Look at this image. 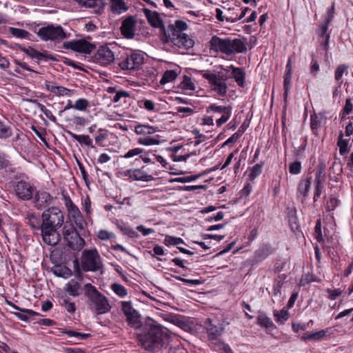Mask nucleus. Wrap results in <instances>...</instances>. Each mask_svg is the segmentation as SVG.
<instances>
[{"mask_svg": "<svg viewBox=\"0 0 353 353\" xmlns=\"http://www.w3.org/2000/svg\"><path fill=\"white\" fill-rule=\"evenodd\" d=\"M136 336L142 347L154 352L167 347L171 339L167 328L149 317L143 321Z\"/></svg>", "mask_w": 353, "mask_h": 353, "instance_id": "1", "label": "nucleus"}, {"mask_svg": "<svg viewBox=\"0 0 353 353\" xmlns=\"http://www.w3.org/2000/svg\"><path fill=\"white\" fill-rule=\"evenodd\" d=\"M152 27L159 28V37L163 43H171L179 48L189 49L193 47L194 41L183 31L188 28L187 23H150Z\"/></svg>", "mask_w": 353, "mask_h": 353, "instance_id": "2", "label": "nucleus"}, {"mask_svg": "<svg viewBox=\"0 0 353 353\" xmlns=\"http://www.w3.org/2000/svg\"><path fill=\"white\" fill-rule=\"evenodd\" d=\"M43 221V241L49 245H55L61 240L58 232L64 221V215L57 207L48 208L41 214Z\"/></svg>", "mask_w": 353, "mask_h": 353, "instance_id": "3", "label": "nucleus"}, {"mask_svg": "<svg viewBox=\"0 0 353 353\" xmlns=\"http://www.w3.org/2000/svg\"><path fill=\"white\" fill-rule=\"evenodd\" d=\"M209 46L210 50L221 52L226 55L242 53L247 50L245 44L240 39H221L216 35L212 37Z\"/></svg>", "mask_w": 353, "mask_h": 353, "instance_id": "4", "label": "nucleus"}, {"mask_svg": "<svg viewBox=\"0 0 353 353\" xmlns=\"http://www.w3.org/2000/svg\"><path fill=\"white\" fill-rule=\"evenodd\" d=\"M84 294L87 297V304L91 311L95 314H103L109 312L111 306L108 299L91 283L84 285Z\"/></svg>", "mask_w": 353, "mask_h": 353, "instance_id": "5", "label": "nucleus"}, {"mask_svg": "<svg viewBox=\"0 0 353 353\" xmlns=\"http://www.w3.org/2000/svg\"><path fill=\"white\" fill-rule=\"evenodd\" d=\"M34 32L41 40L46 42L59 43L70 37V34L65 32L61 26H54L52 23H48L46 26L41 27L38 30L35 28Z\"/></svg>", "mask_w": 353, "mask_h": 353, "instance_id": "6", "label": "nucleus"}, {"mask_svg": "<svg viewBox=\"0 0 353 353\" xmlns=\"http://www.w3.org/2000/svg\"><path fill=\"white\" fill-rule=\"evenodd\" d=\"M81 265L82 270L85 272L99 271L103 266L101 256L96 248L85 249L82 252Z\"/></svg>", "mask_w": 353, "mask_h": 353, "instance_id": "7", "label": "nucleus"}, {"mask_svg": "<svg viewBox=\"0 0 353 353\" xmlns=\"http://www.w3.org/2000/svg\"><path fill=\"white\" fill-rule=\"evenodd\" d=\"M121 310L125 317V321L129 327L133 328L137 332L141 327L143 321H141V315L135 310L131 301H122L120 302Z\"/></svg>", "mask_w": 353, "mask_h": 353, "instance_id": "8", "label": "nucleus"}, {"mask_svg": "<svg viewBox=\"0 0 353 353\" xmlns=\"http://www.w3.org/2000/svg\"><path fill=\"white\" fill-rule=\"evenodd\" d=\"M117 61L123 70H136L143 63L144 57L137 52H125L117 59Z\"/></svg>", "mask_w": 353, "mask_h": 353, "instance_id": "9", "label": "nucleus"}, {"mask_svg": "<svg viewBox=\"0 0 353 353\" xmlns=\"http://www.w3.org/2000/svg\"><path fill=\"white\" fill-rule=\"evenodd\" d=\"M63 48L71 50L80 54L90 55L96 50L97 46L94 43H90L85 39H80L63 42Z\"/></svg>", "mask_w": 353, "mask_h": 353, "instance_id": "10", "label": "nucleus"}, {"mask_svg": "<svg viewBox=\"0 0 353 353\" xmlns=\"http://www.w3.org/2000/svg\"><path fill=\"white\" fill-rule=\"evenodd\" d=\"M35 190L36 188L32 183L23 179L16 181L14 185L15 195L22 201L31 200Z\"/></svg>", "mask_w": 353, "mask_h": 353, "instance_id": "11", "label": "nucleus"}, {"mask_svg": "<svg viewBox=\"0 0 353 353\" xmlns=\"http://www.w3.org/2000/svg\"><path fill=\"white\" fill-rule=\"evenodd\" d=\"M201 73L202 77L211 85L214 92L221 97L226 94L228 87L222 77L211 73L208 70H202Z\"/></svg>", "mask_w": 353, "mask_h": 353, "instance_id": "12", "label": "nucleus"}, {"mask_svg": "<svg viewBox=\"0 0 353 353\" xmlns=\"http://www.w3.org/2000/svg\"><path fill=\"white\" fill-rule=\"evenodd\" d=\"M93 62L101 65H108L115 59L113 52L108 45L100 46L94 54L91 57Z\"/></svg>", "mask_w": 353, "mask_h": 353, "instance_id": "13", "label": "nucleus"}, {"mask_svg": "<svg viewBox=\"0 0 353 353\" xmlns=\"http://www.w3.org/2000/svg\"><path fill=\"white\" fill-rule=\"evenodd\" d=\"M275 249L268 243L261 244L254 251L253 256L250 259V264L255 265L261 263L273 254Z\"/></svg>", "mask_w": 353, "mask_h": 353, "instance_id": "14", "label": "nucleus"}, {"mask_svg": "<svg viewBox=\"0 0 353 353\" xmlns=\"http://www.w3.org/2000/svg\"><path fill=\"white\" fill-rule=\"evenodd\" d=\"M63 233L64 239L68 243V245L72 250H79L83 245V239L76 231L74 227L72 226L69 229H66V227L64 226Z\"/></svg>", "mask_w": 353, "mask_h": 353, "instance_id": "15", "label": "nucleus"}, {"mask_svg": "<svg viewBox=\"0 0 353 353\" xmlns=\"http://www.w3.org/2000/svg\"><path fill=\"white\" fill-rule=\"evenodd\" d=\"M33 204L35 208L41 210L49 207L54 201V197L43 190H35L33 197Z\"/></svg>", "mask_w": 353, "mask_h": 353, "instance_id": "16", "label": "nucleus"}, {"mask_svg": "<svg viewBox=\"0 0 353 353\" xmlns=\"http://www.w3.org/2000/svg\"><path fill=\"white\" fill-rule=\"evenodd\" d=\"M232 108L230 105L223 106L218 105L215 103L210 105L206 108V112L210 113L211 112L215 113L222 114L221 118L216 120V123L218 127H221L223 124L226 123L232 115Z\"/></svg>", "mask_w": 353, "mask_h": 353, "instance_id": "17", "label": "nucleus"}, {"mask_svg": "<svg viewBox=\"0 0 353 353\" xmlns=\"http://www.w3.org/2000/svg\"><path fill=\"white\" fill-rule=\"evenodd\" d=\"M328 24L321 23L316 30L319 37V42L326 52L330 48L329 42L331 34V30H329Z\"/></svg>", "mask_w": 353, "mask_h": 353, "instance_id": "18", "label": "nucleus"}, {"mask_svg": "<svg viewBox=\"0 0 353 353\" xmlns=\"http://www.w3.org/2000/svg\"><path fill=\"white\" fill-rule=\"evenodd\" d=\"M144 166L141 169H129L125 172L124 175L125 176H128L130 179H132L134 181H141L149 182L153 181L154 179L152 175L148 174L145 171H143Z\"/></svg>", "mask_w": 353, "mask_h": 353, "instance_id": "19", "label": "nucleus"}, {"mask_svg": "<svg viewBox=\"0 0 353 353\" xmlns=\"http://www.w3.org/2000/svg\"><path fill=\"white\" fill-rule=\"evenodd\" d=\"M81 7L92 8L95 13H101L105 6V0H74Z\"/></svg>", "mask_w": 353, "mask_h": 353, "instance_id": "20", "label": "nucleus"}, {"mask_svg": "<svg viewBox=\"0 0 353 353\" xmlns=\"http://www.w3.org/2000/svg\"><path fill=\"white\" fill-rule=\"evenodd\" d=\"M28 225L32 229L37 231H41L42 239H43V228L44 224L41 217L34 213L29 214L26 216Z\"/></svg>", "mask_w": 353, "mask_h": 353, "instance_id": "21", "label": "nucleus"}, {"mask_svg": "<svg viewBox=\"0 0 353 353\" xmlns=\"http://www.w3.org/2000/svg\"><path fill=\"white\" fill-rule=\"evenodd\" d=\"M67 295L77 297L82 294L83 289L81 284L75 279H71L64 286Z\"/></svg>", "mask_w": 353, "mask_h": 353, "instance_id": "22", "label": "nucleus"}, {"mask_svg": "<svg viewBox=\"0 0 353 353\" xmlns=\"http://www.w3.org/2000/svg\"><path fill=\"white\" fill-rule=\"evenodd\" d=\"M72 138L77 141L81 145L88 146L94 150H97L96 147L93 145L92 139L86 134H77L70 130H65Z\"/></svg>", "mask_w": 353, "mask_h": 353, "instance_id": "23", "label": "nucleus"}, {"mask_svg": "<svg viewBox=\"0 0 353 353\" xmlns=\"http://www.w3.org/2000/svg\"><path fill=\"white\" fill-rule=\"evenodd\" d=\"M110 11L114 14H121L128 10V6L124 0H110Z\"/></svg>", "mask_w": 353, "mask_h": 353, "instance_id": "24", "label": "nucleus"}, {"mask_svg": "<svg viewBox=\"0 0 353 353\" xmlns=\"http://www.w3.org/2000/svg\"><path fill=\"white\" fill-rule=\"evenodd\" d=\"M256 323L261 327L265 328L268 331H272L276 328L272 321L262 312H259L257 316Z\"/></svg>", "mask_w": 353, "mask_h": 353, "instance_id": "25", "label": "nucleus"}, {"mask_svg": "<svg viewBox=\"0 0 353 353\" xmlns=\"http://www.w3.org/2000/svg\"><path fill=\"white\" fill-rule=\"evenodd\" d=\"M230 68L232 70V77L234 79L237 85L240 87H244L245 79V72L244 69L242 68H235L233 65H231Z\"/></svg>", "mask_w": 353, "mask_h": 353, "instance_id": "26", "label": "nucleus"}, {"mask_svg": "<svg viewBox=\"0 0 353 353\" xmlns=\"http://www.w3.org/2000/svg\"><path fill=\"white\" fill-rule=\"evenodd\" d=\"M59 304L65 308L70 314H73L76 311V306L74 302L71 301L70 298L67 294L61 295L59 297Z\"/></svg>", "mask_w": 353, "mask_h": 353, "instance_id": "27", "label": "nucleus"}, {"mask_svg": "<svg viewBox=\"0 0 353 353\" xmlns=\"http://www.w3.org/2000/svg\"><path fill=\"white\" fill-rule=\"evenodd\" d=\"M342 172L343 168L341 162L334 161L330 168V172L329 174L330 179L335 181H339Z\"/></svg>", "mask_w": 353, "mask_h": 353, "instance_id": "28", "label": "nucleus"}, {"mask_svg": "<svg viewBox=\"0 0 353 353\" xmlns=\"http://www.w3.org/2000/svg\"><path fill=\"white\" fill-rule=\"evenodd\" d=\"M349 66L345 64H341L338 65L334 72V79L339 84V87H341L343 80V75L344 74H347Z\"/></svg>", "mask_w": 353, "mask_h": 353, "instance_id": "29", "label": "nucleus"}, {"mask_svg": "<svg viewBox=\"0 0 353 353\" xmlns=\"http://www.w3.org/2000/svg\"><path fill=\"white\" fill-rule=\"evenodd\" d=\"M180 72L178 70H168L164 72L160 80L161 85L172 82L176 79Z\"/></svg>", "mask_w": 353, "mask_h": 353, "instance_id": "30", "label": "nucleus"}, {"mask_svg": "<svg viewBox=\"0 0 353 353\" xmlns=\"http://www.w3.org/2000/svg\"><path fill=\"white\" fill-rule=\"evenodd\" d=\"M312 176L301 180L298 185V192L304 197H306L310 190Z\"/></svg>", "mask_w": 353, "mask_h": 353, "instance_id": "31", "label": "nucleus"}, {"mask_svg": "<svg viewBox=\"0 0 353 353\" xmlns=\"http://www.w3.org/2000/svg\"><path fill=\"white\" fill-rule=\"evenodd\" d=\"M136 23H121L120 30L122 35L127 39H132L135 34Z\"/></svg>", "mask_w": 353, "mask_h": 353, "instance_id": "32", "label": "nucleus"}, {"mask_svg": "<svg viewBox=\"0 0 353 353\" xmlns=\"http://www.w3.org/2000/svg\"><path fill=\"white\" fill-rule=\"evenodd\" d=\"M158 131L157 127L150 125H138L135 127L134 132L137 134L148 135L154 134Z\"/></svg>", "mask_w": 353, "mask_h": 353, "instance_id": "33", "label": "nucleus"}, {"mask_svg": "<svg viewBox=\"0 0 353 353\" xmlns=\"http://www.w3.org/2000/svg\"><path fill=\"white\" fill-rule=\"evenodd\" d=\"M116 225L123 234L126 235L130 238L134 239L139 236V234L135 230L124 223H117Z\"/></svg>", "mask_w": 353, "mask_h": 353, "instance_id": "34", "label": "nucleus"}, {"mask_svg": "<svg viewBox=\"0 0 353 353\" xmlns=\"http://www.w3.org/2000/svg\"><path fill=\"white\" fill-rule=\"evenodd\" d=\"M348 143L349 139H344L343 134L341 132L337 141V145L339 148V153L341 155L344 156L349 152L350 147L348 146Z\"/></svg>", "mask_w": 353, "mask_h": 353, "instance_id": "35", "label": "nucleus"}, {"mask_svg": "<svg viewBox=\"0 0 353 353\" xmlns=\"http://www.w3.org/2000/svg\"><path fill=\"white\" fill-rule=\"evenodd\" d=\"M8 31L13 37L16 38L27 39L28 40H31V39L30 38L31 34H30L27 30H25L23 29L10 27L9 28Z\"/></svg>", "mask_w": 353, "mask_h": 353, "instance_id": "36", "label": "nucleus"}, {"mask_svg": "<svg viewBox=\"0 0 353 353\" xmlns=\"http://www.w3.org/2000/svg\"><path fill=\"white\" fill-rule=\"evenodd\" d=\"M12 135V129L8 123L0 120V139H7Z\"/></svg>", "mask_w": 353, "mask_h": 353, "instance_id": "37", "label": "nucleus"}, {"mask_svg": "<svg viewBox=\"0 0 353 353\" xmlns=\"http://www.w3.org/2000/svg\"><path fill=\"white\" fill-rule=\"evenodd\" d=\"M325 335V332L322 330L313 333H307L301 336V340L307 341H319Z\"/></svg>", "mask_w": 353, "mask_h": 353, "instance_id": "38", "label": "nucleus"}, {"mask_svg": "<svg viewBox=\"0 0 353 353\" xmlns=\"http://www.w3.org/2000/svg\"><path fill=\"white\" fill-rule=\"evenodd\" d=\"M325 166L322 164H320L316 170L314 183L323 184L325 181Z\"/></svg>", "mask_w": 353, "mask_h": 353, "instance_id": "39", "label": "nucleus"}, {"mask_svg": "<svg viewBox=\"0 0 353 353\" xmlns=\"http://www.w3.org/2000/svg\"><path fill=\"white\" fill-rule=\"evenodd\" d=\"M143 11L148 22H163L158 12L151 11L148 8H144Z\"/></svg>", "mask_w": 353, "mask_h": 353, "instance_id": "40", "label": "nucleus"}, {"mask_svg": "<svg viewBox=\"0 0 353 353\" xmlns=\"http://www.w3.org/2000/svg\"><path fill=\"white\" fill-rule=\"evenodd\" d=\"M263 164V162H261L259 163H256L251 168L250 172L248 174L249 180L253 181L261 174Z\"/></svg>", "mask_w": 353, "mask_h": 353, "instance_id": "41", "label": "nucleus"}, {"mask_svg": "<svg viewBox=\"0 0 353 353\" xmlns=\"http://www.w3.org/2000/svg\"><path fill=\"white\" fill-rule=\"evenodd\" d=\"M291 78H292V72L285 71L284 80H283V88H284V99L286 101L288 92L291 88Z\"/></svg>", "mask_w": 353, "mask_h": 353, "instance_id": "42", "label": "nucleus"}, {"mask_svg": "<svg viewBox=\"0 0 353 353\" xmlns=\"http://www.w3.org/2000/svg\"><path fill=\"white\" fill-rule=\"evenodd\" d=\"M16 47L17 48V49L24 52L28 57H30L32 59H35L37 53L39 52L32 47L30 46L28 48H26L22 45L18 43L16 44Z\"/></svg>", "mask_w": 353, "mask_h": 353, "instance_id": "43", "label": "nucleus"}, {"mask_svg": "<svg viewBox=\"0 0 353 353\" xmlns=\"http://www.w3.org/2000/svg\"><path fill=\"white\" fill-rule=\"evenodd\" d=\"M37 60V63L39 64L41 61H56L57 59L52 55L51 54L48 53L47 51H44L43 52H39L37 53V55L35 58Z\"/></svg>", "mask_w": 353, "mask_h": 353, "instance_id": "44", "label": "nucleus"}, {"mask_svg": "<svg viewBox=\"0 0 353 353\" xmlns=\"http://www.w3.org/2000/svg\"><path fill=\"white\" fill-rule=\"evenodd\" d=\"M111 289L112 291L121 298H123L127 296V289L122 285L114 283L112 284Z\"/></svg>", "mask_w": 353, "mask_h": 353, "instance_id": "45", "label": "nucleus"}, {"mask_svg": "<svg viewBox=\"0 0 353 353\" xmlns=\"http://www.w3.org/2000/svg\"><path fill=\"white\" fill-rule=\"evenodd\" d=\"M274 317L276 322L283 324L290 318V313L288 310L282 309L279 312H274Z\"/></svg>", "mask_w": 353, "mask_h": 353, "instance_id": "46", "label": "nucleus"}, {"mask_svg": "<svg viewBox=\"0 0 353 353\" xmlns=\"http://www.w3.org/2000/svg\"><path fill=\"white\" fill-rule=\"evenodd\" d=\"M6 303L7 305H10L11 307H12L14 310H17L19 312H26L28 313L30 316H41V314L37 312H34L32 310L30 309H26V308H21L14 303H13L12 301L6 300Z\"/></svg>", "mask_w": 353, "mask_h": 353, "instance_id": "47", "label": "nucleus"}, {"mask_svg": "<svg viewBox=\"0 0 353 353\" xmlns=\"http://www.w3.org/2000/svg\"><path fill=\"white\" fill-rule=\"evenodd\" d=\"M340 201L339 199L334 194L330 195L329 199L326 203V210L327 211H332L334 210L339 204Z\"/></svg>", "mask_w": 353, "mask_h": 353, "instance_id": "48", "label": "nucleus"}, {"mask_svg": "<svg viewBox=\"0 0 353 353\" xmlns=\"http://www.w3.org/2000/svg\"><path fill=\"white\" fill-rule=\"evenodd\" d=\"M89 106V101L83 98L77 99L74 104V108L79 111H85Z\"/></svg>", "mask_w": 353, "mask_h": 353, "instance_id": "49", "label": "nucleus"}, {"mask_svg": "<svg viewBox=\"0 0 353 353\" xmlns=\"http://www.w3.org/2000/svg\"><path fill=\"white\" fill-rule=\"evenodd\" d=\"M137 143L143 145H159L160 141L154 137H140L137 139Z\"/></svg>", "mask_w": 353, "mask_h": 353, "instance_id": "50", "label": "nucleus"}, {"mask_svg": "<svg viewBox=\"0 0 353 353\" xmlns=\"http://www.w3.org/2000/svg\"><path fill=\"white\" fill-rule=\"evenodd\" d=\"M181 86L183 89L187 90H195V85L192 82L191 78L187 75L183 76V79L182 82L181 83Z\"/></svg>", "mask_w": 353, "mask_h": 353, "instance_id": "51", "label": "nucleus"}, {"mask_svg": "<svg viewBox=\"0 0 353 353\" xmlns=\"http://www.w3.org/2000/svg\"><path fill=\"white\" fill-rule=\"evenodd\" d=\"M97 237L102 241L116 239V236L113 232H108L105 230H100L98 232Z\"/></svg>", "mask_w": 353, "mask_h": 353, "instance_id": "52", "label": "nucleus"}, {"mask_svg": "<svg viewBox=\"0 0 353 353\" xmlns=\"http://www.w3.org/2000/svg\"><path fill=\"white\" fill-rule=\"evenodd\" d=\"M148 253L152 257H157V260H159V261H161V259H160L159 257H157V256H163L165 254L163 248L159 245H155V246L153 248L152 250L149 251Z\"/></svg>", "mask_w": 353, "mask_h": 353, "instance_id": "53", "label": "nucleus"}, {"mask_svg": "<svg viewBox=\"0 0 353 353\" xmlns=\"http://www.w3.org/2000/svg\"><path fill=\"white\" fill-rule=\"evenodd\" d=\"M320 126L321 121L317 116L315 114H312L310 116V128L314 134H316L315 131H317Z\"/></svg>", "mask_w": 353, "mask_h": 353, "instance_id": "54", "label": "nucleus"}, {"mask_svg": "<svg viewBox=\"0 0 353 353\" xmlns=\"http://www.w3.org/2000/svg\"><path fill=\"white\" fill-rule=\"evenodd\" d=\"M202 174L187 176L183 177L175 178L172 181L177 183H189L195 181L199 179Z\"/></svg>", "mask_w": 353, "mask_h": 353, "instance_id": "55", "label": "nucleus"}, {"mask_svg": "<svg viewBox=\"0 0 353 353\" xmlns=\"http://www.w3.org/2000/svg\"><path fill=\"white\" fill-rule=\"evenodd\" d=\"M289 172L292 174H298L301 172V163L296 161L289 166Z\"/></svg>", "mask_w": 353, "mask_h": 353, "instance_id": "56", "label": "nucleus"}, {"mask_svg": "<svg viewBox=\"0 0 353 353\" xmlns=\"http://www.w3.org/2000/svg\"><path fill=\"white\" fill-rule=\"evenodd\" d=\"M144 152V149L136 148L131 150H129L125 154L122 156V157L125 159L132 158L134 156L142 154Z\"/></svg>", "mask_w": 353, "mask_h": 353, "instance_id": "57", "label": "nucleus"}, {"mask_svg": "<svg viewBox=\"0 0 353 353\" xmlns=\"http://www.w3.org/2000/svg\"><path fill=\"white\" fill-rule=\"evenodd\" d=\"M31 130L34 132V134L45 143H47L46 139L45 138L44 134L46 133L45 129L43 128H37L34 125L31 126Z\"/></svg>", "mask_w": 353, "mask_h": 353, "instance_id": "58", "label": "nucleus"}, {"mask_svg": "<svg viewBox=\"0 0 353 353\" xmlns=\"http://www.w3.org/2000/svg\"><path fill=\"white\" fill-rule=\"evenodd\" d=\"M10 165V161L7 159V155L0 152V170H6Z\"/></svg>", "mask_w": 353, "mask_h": 353, "instance_id": "59", "label": "nucleus"}, {"mask_svg": "<svg viewBox=\"0 0 353 353\" xmlns=\"http://www.w3.org/2000/svg\"><path fill=\"white\" fill-rule=\"evenodd\" d=\"M72 90L63 86H57L54 94L57 96H70Z\"/></svg>", "mask_w": 353, "mask_h": 353, "instance_id": "60", "label": "nucleus"}, {"mask_svg": "<svg viewBox=\"0 0 353 353\" xmlns=\"http://www.w3.org/2000/svg\"><path fill=\"white\" fill-rule=\"evenodd\" d=\"M102 131H103L102 129H99V133L94 136L95 143L99 146H103L104 141L107 139V134L106 133H101V132H102Z\"/></svg>", "mask_w": 353, "mask_h": 353, "instance_id": "61", "label": "nucleus"}, {"mask_svg": "<svg viewBox=\"0 0 353 353\" xmlns=\"http://www.w3.org/2000/svg\"><path fill=\"white\" fill-rule=\"evenodd\" d=\"M53 273L59 277H67L72 274L71 270L65 267L63 269L55 270L53 271Z\"/></svg>", "mask_w": 353, "mask_h": 353, "instance_id": "62", "label": "nucleus"}, {"mask_svg": "<svg viewBox=\"0 0 353 353\" xmlns=\"http://www.w3.org/2000/svg\"><path fill=\"white\" fill-rule=\"evenodd\" d=\"M283 283L281 280L276 279L273 285V294L274 296H279L281 294V288Z\"/></svg>", "mask_w": 353, "mask_h": 353, "instance_id": "63", "label": "nucleus"}, {"mask_svg": "<svg viewBox=\"0 0 353 353\" xmlns=\"http://www.w3.org/2000/svg\"><path fill=\"white\" fill-rule=\"evenodd\" d=\"M168 353H187L186 350L180 344L172 345Z\"/></svg>", "mask_w": 353, "mask_h": 353, "instance_id": "64", "label": "nucleus"}]
</instances>
